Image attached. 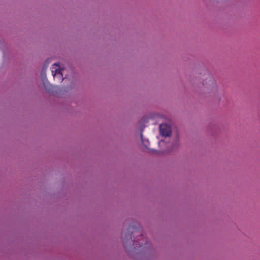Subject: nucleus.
Masks as SVG:
<instances>
[{"label":"nucleus","mask_w":260,"mask_h":260,"mask_svg":"<svg viewBox=\"0 0 260 260\" xmlns=\"http://www.w3.org/2000/svg\"><path fill=\"white\" fill-rule=\"evenodd\" d=\"M202 82L198 83L196 80L194 81V84L197 87L199 88L203 87L204 91L207 93H215L217 90V85L214 80L209 74L204 75V77L202 79Z\"/></svg>","instance_id":"f257e3e1"},{"label":"nucleus","mask_w":260,"mask_h":260,"mask_svg":"<svg viewBox=\"0 0 260 260\" xmlns=\"http://www.w3.org/2000/svg\"><path fill=\"white\" fill-rule=\"evenodd\" d=\"M45 69H44L43 70V71H42V74L43 75V73H44V74H45Z\"/></svg>","instance_id":"1a4fd4ad"},{"label":"nucleus","mask_w":260,"mask_h":260,"mask_svg":"<svg viewBox=\"0 0 260 260\" xmlns=\"http://www.w3.org/2000/svg\"><path fill=\"white\" fill-rule=\"evenodd\" d=\"M160 134L165 137H169L172 133L171 127L166 123H162L159 125Z\"/></svg>","instance_id":"f03ea898"},{"label":"nucleus","mask_w":260,"mask_h":260,"mask_svg":"<svg viewBox=\"0 0 260 260\" xmlns=\"http://www.w3.org/2000/svg\"><path fill=\"white\" fill-rule=\"evenodd\" d=\"M143 244L142 243V244L140 245V246H142L143 245Z\"/></svg>","instance_id":"f8f14e48"},{"label":"nucleus","mask_w":260,"mask_h":260,"mask_svg":"<svg viewBox=\"0 0 260 260\" xmlns=\"http://www.w3.org/2000/svg\"><path fill=\"white\" fill-rule=\"evenodd\" d=\"M63 70L64 68L59 66V64L54 63L51 67V72L54 78L55 76L57 75V74L59 73Z\"/></svg>","instance_id":"7ed1b4c3"},{"label":"nucleus","mask_w":260,"mask_h":260,"mask_svg":"<svg viewBox=\"0 0 260 260\" xmlns=\"http://www.w3.org/2000/svg\"><path fill=\"white\" fill-rule=\"evenodd\" d=\"M62 72V71L57 74V75L55 76V77L58 80V81H60V82H62L64 79Z\"/></svg>","instance_id":"39448f33"},{"label":"nucleus","mask_w":260,"mask_h":260,"mask_svg":"<svg viewBox=\"0 0 260 260\" xmlns=\"http://www.w3.org/2000/svg\"><path fill=\"white\" fill-rule=\"evenodd\" d=\"M151 151H152V152H157L156 151H155V150H151Z\"/></svg>","instance_id":"9d476101"},{"label":"nucleus","mask_w":260,"mask_h":260,"mask_svg":"<svg viewBox=\"0 0 260 260\" xmlns=\"http://www.w3.org/2000/svg\"><path fill=\"white\" fill-rule=\"evenodd\" d=\"M126 238H129L130 239H131V235L129 234H128L126 236Z\"/></svg>","instance_id":"6e6552de"},{"label":"nucleus","mask_w":260,"mask_h":260,"mask_svg":"<svg viewBox=\"0 0 260 260\" xmlns=\"http://www.w3.org/2000/svg\"><path fill=\"white\" fill-rule=\"evenodd\" d=\"M178 145H179V138H178V135L177 134L176 136V138H175V142L174 144L173 145V147H176V146H178Z\"/></svg>","instance_id":"423d86ee"},{"label":"nucleus","mask_w":260,"mask_h":260,"mask_svg":"<svg viewBox=\"0 0 260 260\" xmlns=\"http://www.w3.org/2000/svg\"><path fill=\"white\" fill-rule=\"evenodd\" d=\"M123 245L125 247L126 246V243H127V241H126L125 240H123Z\"/></svg>","instance_id":"0eeeda50"},{"label":"nucleus","mask_w":260,"mask_h":260,"mask_svg":"<svg viewBox=\"0 0 260 260\" xmlns=\"http://www.w3.org/2000/svg\"><path fill=\"white\" fill-rule=\"evenodd\" d=\"M43 84L44 85L45 87L46 88V87L45 86V83H44V81H43Z\"/></svg>","instance_id":"9b49d317"},{"label":"nucleus","mask_w":260,"mask_h":260,"mask_svg":"<svg viewBox=\"0 0 260 260\" xmlns=\"http://www.w3.org/2000/svg\"><path fill=\"white\" fill-rule=\"evenodd\" d=\"M140 136H141L142 142V143H143V145L146 147V149H149L147 147V144H148L149 142H148V140H144L143 139V134H142V132L140 133Z\"/></svg>","instance_id":"20e7f679"}]
</instances>
